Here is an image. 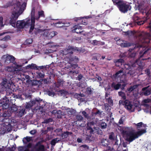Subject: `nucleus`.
Returning <instances> with one entry per match:
<instances>
[{
	"mask_svg": "<svg viewBox=\"0 0 151 151\" xmlns=\"http://www.w3.org/2000/svg\"><path fill=\"white\" fill-rule=\"evenodd\" d=\"M140 60L139 59H137L135 60H131L130 61V63L125 64L124 65V69L126 70H129L131 69V67H138L139 65Z\"/></svg>",
	"mask_w": 151,
	"mask_h": 151,
	"instance_id": "obj_8",
	"label": "nucleus"
},
{
	"mask_svg": "<svg viewBox=\"0 0 151 151\" xmlns=\"http://www.w3.org/2000/svg\"><path fill=\"white\" fill-rule=\"evenodd\" d=\"M123 105L124 106V107L128 110H131L133 106L131 102L127 100H126L123 102Z\"/></svg>",
	"mask_w": 151,
	"mask_h": 151,
	"instance_id": "obj_13",
	"label": "nucleus"
},
{
	"mask_svg": "<svg viewBox=\"0 0 151 151\" xmlns=\"http://www.w3.org/2000/svg\"><path fill=\"white\" fill-rule=\"evenodd\" d=\"M114 4L117 6L122 12L125 13L130 10L131 7L127 3L121 0H112Z\"/></svg>",
	"mask_w": 151,
	"mask_h": 151,
	"instance_id": "obj_5",
	"label": "nucleus"
},
{
	"mask_svg": "<svg viewBox=\"0 0 151 151\" xmlns=\"http://www.w3.org/2000/svg\"><path fill=\"white\" fill-rule=\"evenodd\" d=\"M35 27V26L34 27ZM34 30V34L37 35L38 33L41 32H42V30L41 29H37L36 28H35V27H34V29L32 32L30 34H33V33L32 32ZM29 33L30 34V33L29 32Z\"/></svg>",
	"mask_w": 151,
	"mask_h": 151,
	"instance_id": "obj_30",
	"label": "nucleus"
},
{
	"mask_svg": "<svg viewBox=\"0 0 151 151\" xmlns=\"http://www.w3.org/2000/svg\"><path fill=\"white\" fill-rule=\"evenodd\" d=\"M98 41L96 40H94L92 41L91 44L93 45H98Z\"/></svg>",
	"mask_w": 151,
	"mask_h": 151,
	"instance_id": "obj_58",
	"label": "nucleus"
},
{
	"mask_svg": "<svg viewBox=\"0 0 151 151\" xmlns=\"http://www.w3.org/2000/svg\"><path fill=\"white\" fill-rule=\"evenodd\" d=\"M47 94L49 96H53L55 95V93L54 92L50 91H48L47 92Z\"/></svg>",
	"mask_w": 151,
	"mask_h": 151,
	"instance_id": "obj_59",
	"label": "nucleus"
},
{
	"mask_svg": "<svg viewBox=\"0 0 151 151\" xmlns=\"http://www.w3.org/2000/svg\"><path fill=\"white\" fill-rule=\"evenodd\" d=\"M15 58L12 55H8L6 58L5 62L7 63H14L15 62Z\"/></svg>",
	"mask_w": 151,
	"mask_h": 151,
	"instance_id": "obj_15",
	"label": "nucleus"
},
{
	"mask_svg": "<svg viewBox=\"0 0 151 151\" xmlns=\"http://www.w3.org/2000/svg\"><path fill=\"white\" fill-rule=\"evenodd\" d=\"M42 82L39 81L33 80L32 83V86H39L42 84Z\"/></svg>",
	"mask_w": 151,
	"mask_h": 151,
	"instance_id": "obj_22",
	"label": "nucleus"
},
{
	"mask_svg": "<svg viewBox=\"0 0 151 151\" xmlns=\"http://www.w3.org/2000/svg\"><path fill=\"white\" fill-rule=\"evenodd\" d=\"M146 16L145 17V19L144 20H140V21L135 22V23H137L138 25H140L143 24L149 18L147 13L146 14Z\"/></svg>",
	"mask_w": 151,
	"mask_h": 151,
	"instance_id": "obj_23",
	"label": "nucleus"
},
{
	"mask_svg": "<svg viewBox=\"0 0 151 151\" xmlns=\"http://www.w3.org/2000/svg\"><path fill=\"white\" fill-rule=\"evenodd\" d=\"M32 39L29 38L27 39L25 42V43L26 45H29L32 44Z\"/></svg>",
	"mask_w": 151,
	"mask_h": 151,
	"instance_id": "obj_37",
	"label": "nucleus"
},
{
	"mask_svg": "<svg viewBox=\"0 0 151 151\" xmlns=\"http://www.w3.org/2000/svg\"><path fill=\"white\" fill-rule=\"evenodd\" d=\"M32 137L29 136H27L24 137L22 140L23 143L24 144H27L28 142H29L32 140Z\"/></svg>",
	"mask_w": 151,
	"mask_h": 151,
	"instance_id": "obj_19",
	"label": "nucleus"
},
{
	"mask_svg": "<svg viewBox=\"0 0 151 151\" xmlns=\"http://www.w3.org/2000/svg\"><path fill=\"white\" fill-rule=\"evenodd\" d=\"M59 92L62 95L66 96L68 94V92L65 90H60Z\"/></svg>",
	"mask_w": 151,
	"mask_h": 151,
	"instance_id": "obj_40",
	"label": "nucleus"
},
{
	"mask_svg": "<svg viewBox=\"0 0 151 151\" xmlns=\"http://www.w3.org/2000/svg\"><path fill=\"white\" fill-rule=\"evenodd\" d=\"M32 145L33 144L32 143L29 142L27 144L26 147L28 149L31 148L32 147H33V146H32Z\"/></svg>",
	"mask_w": 151,
	"mask_h": 151,
	"instance_id": "obj_55",
	"label": "nucleus"
},
{
	"mask_svg": "<svg viewBox=\"0 0 151 151\" xmlns=\"http://www.w3.org/2000/svg\"><path fill=\"white\" fill-rule=\"evenodd\" d=\"M44 140H42L37 142L33 146V148L31 150V151H45V146L42 144Z\"/></svg>",
	"mask_w": 151,
	"mask_h": 151,
	"instance_id": "obj_7",
	"label": "nucleus"
},
{
	"mask_svg": "<svg viewBox=\"0 0 151 151\" xmlns=\"http://www.w3.org/2000/svg\"><path fill=\"white\" fill-rule=\"evenodd\" d=\"M83 77V76L81 74H79L78 77L76 78V80L80 81Z\"/></svg>",
	"mask_w": 151,
	"mask_h": 151,
	"instance_id": "obj_53",
	"label": "nucleus"
},
{
	"mask_svg": "<svg viewBox=\"0 0 151 151\" xmlns=\"http://www.w3.org/2000/svg\"><path fill=\"white\" fill-rule=\"evenodd\" d=\"M76 118L78 121H81L83 120V117L81 115H78L76 116Z\"/></svg>",
	"mask_w": 151,
	"mask_h": 151,
	"instance_id": "obj_52",
	"label": "nucleus"
},
{
	"mask_svg": "<svg viewBox=\"0 0 151 151\" xmlns=\"http://www.w3.org/2000/svg\"><path fill=\"white\" fill-rule=\"evenodd\" d=\"M8 98L6 97L5 99H4L3 101L0 102V109L3 110V111L6 113H11V115L12 113L18 110L17 107L14 105L9 107L11 105V101H9Z\"/></svg>",
	"mask_w": 151,
	"mask_h": 151,
	"instance_id": "obj_4",
	"label": "nucleus"
},
{
	"mask_svg": "<svg viewBox=\"0 0 151 151\" xmlns=\"http://www.w3.org/2000/svg\"><path fill=\"white\" fill-rule=\"evenodd\" d=\"M27 3L25 2L21 4V3L18 1L14 5V11L12 12V15L10 17L9 24L12 27H15L16 26L19 29L23 28L25 26H31L30 20L29 18L27 19L26 22L22 20H16L19 17V13H22L25 9Z\"/></svg>",
	"mask_w": 151,
	"mask_h": 151,
	"instance_id": "obj_1",
	"label": "nucleus"
},
{
	"mask_svg": "<svg viewBox=\"0 0 151 151\" xmlns=\"http://www.w3.org/2000/svg\"><path fill=\"white\" fill-rule=\"evenodd\" d=\"M62 24L63 27H68L70 25V22L66 21H62Z\"/></svg>",
	"mask_w": 151,
	"mask_h": 151,
	"instance_id": "obj_41",
	"label": "nucleus"
},
{
	"mask_svg": "<svg viewBox=\"0 0 151 151\" xmlns=\"http://www.w3.org/2000/svg\"><path fill=\"white\" fill-rule=\"evenodd\" d=\"M54 26L57 27L61 28L63 27V25H61L62 24V21H59L58 22L53 23Z\"/></svg>",
	"mask_w": 151,
	"mask_h": 151,
	"instance_id": "obj_32",
	"label": "nucleus"
},
{
	"mask_svg": "<svg viewBox=\"0 0 151 151\" xmlns=\"http://www.w3.org/2000/svg\"><path fill=\"white\" fill-rule=\"evenodd\" d=\"M82 27L78 24L74 26L73 27V29H72L73 32H76L77 34L81 33L82 31Z\"/></svg>",
	"mask_w": 151,
	"mask_h": 151,
	"instance_id": "obj_14",
	"label": "nucleus"
},
{
	"mask_svg": "<svg viewBox=\"0 0 151 151\" xmlns=\"http://www.w3.org/2000/svg\"><path fill=\"white\" fill-rule=\"evenodd\" d=\"M109 139L111 140H114V134L113 132H112L109 134Z\"/></svg>",
	"mask_w": 151,
	"mask_h": 151,
	"instance_id": "obj_38",
	"label": "nucleus"
},
{
	"mask_svg": "<svg viewBox=\"0 0 151 151\" xmlns=\"http://www.w3.org/2000/svg\"><path fill=\"white\" fill-rule=\"evenodd\" d=\"M135 125L137 127L136 128L138 131H139V128L142 127L143 123L142 122H139L137 124H135Z\"/></svg>",
	"mask_w": 151,
	"mask_h": 151,
	"instance_id": "obj_39",
	"label": "nucleus"
},
{
	"mask_svg": "<svg viewBox=\"0 0 151 151\" xmlns=\"http://www.w3.org/2000/svg\"><path fill=\"white\" fill-rule=\"evenodd\" d=\"M17 115L19 117H22L26 112L25 113V109H22L18 110L17 112Z\"/></svg>",
	"mask_w": 151,
	"mask_h": 151,
	"instance_id": "obj_17",
	"label": "nucleus"
},
{
	"mask_svg": "<svg viewBox=\"0 0 151 151\" xmlns=\"http://www.w3.org/2000/svg\"><path fill=\"white\" fill-rule=\"evenodd\" d=\"M147 87H144L142 88V90L143 91V94L145 96L149 95L151 93V91L147 89Z\"/></svg>",
	"mask_w": 151,
	"mask_h": 151,
	"instance_id": "obj_20",
	"label": "nucleus"
},
{
	"mask_svg": "<svg viewBox=\"0 0 151 151\" xmlns=\"http://www.w3.org/2000/svg\"><path fill=\"white\" fill-rule=\"evenodd\" d=\"M92 114L93 116H96L98 114L99 115H101V113L100 112L99 110H98L96 112L93 113V112H92Z\"/></svg>",
	"mask_w": 151,
	"mask_h": 151,
	"instance_id": "obj_51",
	"label": "nucleus"
},
{
	"mask_svg": "<svg viewBox=\"0 0 151 151\" xmlns=\"http://www.w3.org/2000/svg\"><path fill=\"white\" fill-rule=\"evenodd\" d=\"M11 113H6L0 109V122H3L5 125H9L10 124V119L9 117L11 116Z\"/></svg>",
	"mask_w": 151,
	"mask_h": 151,
	"instance_id": "obj_6",
	"label": "nucleus"
},
{
	"mask_svg": "<svg viewBox=\"0 0 151 151\" xmlns=\"http://www.w3.org/2000/svg\"><path fill=\"white\" fill-rule=\"evenodd\" d=\"M136 55V53L134 52L132 53L130 55V57L132 58H134Z\"/></svg>",
	"mask_w": 151,
	"mask_h": 151,
	"instance_id": "obj_63",
	"label": "nucleus"
},
{
	"mask_svg": "<svg viewBox=\"0 0 151 151\" xmlns=\"http://www.w3.org/2000/svg\"><path fill=\"white\" fill-rule=\"evenodd\" d=\"M85 140L86 141H92L91 136L90 135H86L85 138Z\"/></svg>",
	"mask_w": 151,
	"mask_h": 151,
	"instance_id": "obj_46",
	"label": "nucleus"
},
{
	"mask_svg": "<svg viewBox=\"0 0 151 151\" xmlns=\"http://www.w3.org/2000/svg\"><path fill=\"white\" fill-rule=\"evenodd\" d=\"M127 90L128 91V92L130 93L134 90V88H132V86H131L129 88H128L127 89Z\"/></svg>",
	"mask_w": 151,
	"mask_h": 151,
	"instance_id": "obj_62",
	"label": "nucleus"
},
{
	"mask_svg": "<svg viewBox=\"0 0 151 151\" xmlns=\"http://www.w3.org/2000/svg\"><path fill=\"white\" fill-rule=\"evenodd\" d=\"M25 98L26 99H31V95L29 94H25Z\"/></svg>",
	"mask_w": 151,
	"mask_h": 151,
	"instance_id": "obj_56",
	"label": "nucleus"
},
{
	"mask_svg": "<svg viewBox=\"0 0 151 151\" xmlns=\"http://www.w3.org/2000/svg\"><path fill=\"white\" fill-rule=\"evenodd\" d=\"M96 130H97L96 132L98 134L100 135H102L103 134V132L100 129L98 128V129Z\"/></svg>",
	"mask_w": 151,
	"mask_h": 151,
	"instance_id": "obj_57",
	"label": "nucleus"
},
{
	"mask_svg": "<svg viewBox=\"0 0 151 151\" xmlns=\"http://www.w3.org/2000/svg\"><path fill=\"white\" fill-rule=\"evenodd\" d=\"M72 133L69 132H64L63 133L61 134V137L62 139H64L66 138L69 134H72Z\"/></svg>",
	"mask_w": 151,
	"mask_h": 151,
	"instance_id": "obj_26",
	"label": "nucleus"
},
{
	"mask_svg": "<svg viewBox=\"0 0 151 151\" xmlns=\"http://www.w3.org/2000/svg\"><path fill=\"white\" fill-rule=\"evenodd\" d=\"M37 132L36 130H32L29 132V133L31 134H34Z\"/></svg>",
	"mask_w": 151,
	"mask_h": 151,
	"instance_id": "obj_64",
	"label": "nucleus"
},
{
	"mask_svg": "<svg viewBox=\"0 0 151 151\" xmlns=\"http://www.w3.org/2000/svg\"><path fill=\"white\" fill-rule=\"evenodd\" d=\"M101 143L102 146L106 147L109 145V142L108 139H102L101 140Z\"/></svg>",
	"mask_w": 151,
	"mask_h": 151,
	"instance_id": "obj_16",
	"label": "nucleus"
},
{
	"mask_svg": "<svg viewBox=\"0 0 151 151\" xmlns=\"http://www.w3.org/2000/svg\"><path fill=\"white\" fill-rule=\"evenodd\" d=\"M27 68H30L34 69L39 70V68H37V66L35 64L32 63L31 65H29L27 66Z\"/></svg>",
	"mask_w": 151,
	"mask_h": 151,
	"instance_id": "obj_27",
	"label": "nucleus"
},
{
	"mask_svg": "<svg viewBox=\"0 0 151 151\" xmlns=\"http://www.w3.org/2000/svg\"><path fill=\"white\" fill-rule=\"evenodd\" d=\"M86 92L88 95H91L92 93L91 89L89 87L87 88L86 90Z\"/></svg>",
	"mask_w": 151,
	"mask_h": 151,
	"instance_id": "obj_47",
	"label": "nucleus"
},
{
	"mask_svg": "<svg viewBox=\"0 0 151 151\" xmlns=\"http://www.w3.org/2000/svg\"><path fill=\"white\" fill-rule=\"evenodd\" d=\"M121 86V85L120 83H117L116 84L114 82H113L111 84V87L114 88L115 90H117L119 89Z\"/></svg>",
	"mask_w": 151,
	"mask_h": 151,
	"instance_id": "obj_21",
	"label": "nucleus"
},
{
	"mask_svg": "<svg viewBox=\"0 0 151 151\" xmlns=\"http://www.w3.org/2000/svg\"><path fill=\"white\" fill-rule=\"evenodd\" d=\"M94 124V122L92 121L88 122L87 124V126L86 128H88V127H92L91 126H93Z\"/></svg>",
	"mask_w": 151,
	"mask_h": 151,
	"instance_id": "obj_49",
	"label": "nucleus"
},
{
	"mask_svg": "<svg viewBox=\"0 0 151 151\" xmlns=\"http://www.w3.org/2000/svg\"><path fill=\"white\" fill-rule=\"evenodd\" d=\"M6 70L8 72L11 73L12 74H13L14 73V72L16 70L15 69L12 67H8L7 68Z\"/></svg>",
	"mask_w": 151,
	"mask_h": 151,
	"instance_id": "obj_31",
	"label": "nucleus"
},
{
	"mask_svg": "<svg viewBox=\"0 0 151 151\" xmlns=\"http://www.w3.org/2000/svg\"><path fill=\"white\" fill-rule=\"evenodd\" d=\"M52 118H49L48 119L45 120L44 121L42 122V123L47 124L49 122H52Z\"/></svg>",
	"mask_w": 151,
	"mask_h": 151,
	"instance_id": "obj_42",
	"label": "nucleus"
},
{
	"mask_svg": "<svg viewBox=\"0 0 151 151\" xmlns=\"http://www.w3.org/2000/svg\"><path fill=\"white\" fill-rule=\"evenodd\" d=\"M82 113L83 115L86 118H88V114L86 113V112L85 111H83L82 112Z\"/></svg>",
	"mask_w": 151,
	"mask_h": 151,
	"instance_id": "obj_61",
	"label": "nucleus"
},
{
	"mask_svg": "<svg viewBox=\"0 0 151 151\" xmlns=\"http://www.w3.org/2000/svg\"><path fill=\"white\" fill-rule=\"evenodd\" d=\"M90 17L87 16L84 17H80L75 18L74 20L76 22H78L79 24L86 25L87 24V19H88Z\"/></svg>",
	"mask_w": 151,
	"mask_h": 151,
	"instance_id": "obj_12",
	"label": "nucleus"
},
{
	"mask_svg": "<svg viewBox=\"0 0 151 151\" xmlns=\"http://www.w3.org/2000/svg\"><path fill=\"white\" fill-rule=\"evenodd\" d=\"M58 138H56L54 139H52L50 142L52 146H55L57 142H58L59 140H58Z\"/></svg>",
	"mask_w": 151,
	"mask_h": 151,
	"instance_id": "obj_34",
	"label": "nucleus"
},
{
	"mask_svg": "<svg viewBox=\"0 0 151 151\" xmlns=\"http://www.w3.org/2000/svg\"><path fill=\"white\" fill-rule=\"evenodd\" d=\"M119 96H121L122 99L125 100L126 99V96L125 93L122 92L120 91L118 93Z\"/></svg>",
	"mask_w": 151,
	"mask_h": 151,
	"instance_id": "obj_36",
	"label": "nucleus"
},
{
	"mask_svg": "<svg viewBox=\"0 0 151 151\" xmlns=\"http://www.w3.org/2000/svg\"><path fill=\"white\" fill-rule=\"evenodd\" d=\"M38 16H36V20H38L41 17L45 18V15L44 14V12L43 11H38Z\"/></svg>",
	"mask_w": 151,
	"mask_h": 151,
	"instance_id": "obj_18",
	"label": "nucleus"
},
{
	"mask_svg": "<svg viewBox=\"0 0 151 151\" xmlns=\"http://www.w3.org/2000/svg\"><path fill=\"white\" fill-rule=\"evenodd\" d=\"M35 8L33 7L32 9L31 13V20H30L31 23V26L30 27L29 32L30 33L32 32L34 29V27L35 22V20L36 19V16H35Z\"/></svg>",
	"mask_w": 151,
	"mask_h": 151,
	"instance_id": "obj_9",
	"label": "nucleus"
},
{
	"mask_svg": "<svg viewBox=\"0 0 151 151\" xmlns=\"http://www.w3.org/2000/svg\"><path fill=\"white\" fill-rule=\"evenodd\" d=\"M123 41L119 39L116 42V44L119 45L121 46Z\"/></svg>",
	"mask_w": 151,
	"mask_h": 151,
	"instance_id": "obj_54",
	"label": "nucleus"
},
{
	"mask_svg": "<svg viewBox=\"0 0 151 151\" xmlns=\"http://www.w3.org/2000/svg\"><path fill=\"white\" fill-rule=\"evenodd\" d=\"M32 106V104L30 102L27 104L26 105L25 108L26 109H29Z\"/></svg>",
	"mask_w": 151,
	"mask_h": 151,
	"instance_id": "obj_50",
	"label": "nucleus"
},
{
	"mask_svg": "<svg viewBox=\"0 0 151 151\" xmlns=\"http://www.w3.org/2000/svg\"><path fill=\"white\" fill-rule=\"evenodd\" d=\"M135 73V71L134 70L131 69L130 70H128V71H126L124 74L125 76H126L127 75H129L130 76H131L134 75Z\"/></svg>",
	"mask_w": 151,
	"mask_h": 151,
	"instance_id": "obj_25",
	"label": "nucleus"
},
{
	"mask_svg": "<svg viewBox=\"0 0 151 151\" xmlns=\"http://www.w3.org/2000/svg\"><path fill=\"white\" fill-rule=\"evenodd\" d=\"M10 38L11 37L9 35H7L1 39V40L3 41H7L10 40Z\"/></svg>",
	"mask_w": 151,
	"mask_h": 151,
	"instance_id": "obj_44",
	"label": "nucleus"
},
{
	"mask_svg": "<svg viewBox=\"0 0 151 151\" xmlns=\"http://www.w3.org/2000/svg\"><path fill=\"white\" fill-rule=\"evenodd\" d=\"M41 100H40L39 99H35V100H32L30 101V102L32 104V106L36 104H38L40 102Z\"/></svg>",
	"mask_w": 151,
	"mask_h": 151,
	"instance_id": "obj_28",
	"label": "nucleus"
},
{
	"mask_svg": "<svg viewBox=\"0 0 151 151\" xmlns=\"http://www.w3.org/2000/svg\"><path fill=\"white\" fill-rule=\"evenodd\" d=\"M106 101L111 106L113 105V101L111 97H109L108 99H106Z\"/></svg>",
	"mask_w": 151,
	"mask_h": 151,
	"instance_id": "obj_33",
	"label": "nucleus"
},
{
	"mask_svg": "<svg viewBox=\"0 0 151 151\" xmlns=\"http://www.w3.org/2000/svg\"><path fill=\"white\" fill-rule=\"evenodd\" d=\"M82 49L79 48L74 47L72 46H69L68 48L65 49L63 51V54L66 55V58L67 59L68 62H74L77 63L78 61V58L76 56H73L71 55L73 54V52H78L80 53L81 52Z\"/></svg>",
	"mask_w": 151,
	"mask_h": 151,
	"instance_id": "obj_3",
	"label": "nucleus"
},
{
	"mask_svg": "<svg viewBox=\"0 0 151 151\" xmlns=\"http://www.w3.org/2000/svg\"><path fill=\"white\" fill-rule=\"evenodd\" d=\"M37 73L38 75V76L40 78H42L44 77L45 76L44 74L43 73V72L42 71V72H37Z\"/></svg>",
	"mask_w": 151,
	"mask_h": 151,
	"instance_id": "obj_45",
	"label": "nucleus"
},
{
	"mask_svg": "<svg viewBox=\"0 0 151 151\" xmlns=\"http://www.w3.org/2000/svg\"><path fill=\"white\" fill-rule=\"evenodd\" d=\"M86 128L88 130H89L91 134H94L95 133V130L93 129L92 127H88V128Z\"/></svg>",
	"mask_w": 151,
	"mask_h": 151,
	"instance_id": "obj_43",
	"label": "nucleus"
},
{
	"mask_svg": "<svg viewBox=\"0 0 151 151\" xmlns=\"http://www.w3.org/2000/svg\"><path fill=\"white\" fill-rule=\"evenodd\" d=\"M128 129V127L126 128L125 129L123 130L122 133L126 135L127 137L126 140L129 142H132L135 139L138 138L139 137L147 132L146 129H141L136 132H134L132 131L126 130V129Z\"/></svg>",
	"mask_w": 151,
	"mask_h": 151,
	"instance_id": "obj_2",
	"label": "nucleus"
},
{
	"mask_svg": "<svg viewBox=\"0 0 151 151\" xmlns=\"http://www.w3.org/2000/svg\"><path fill=\"white\" fill-rule=\"evenodd\" d=\"M123 70L122 68L121 69L119 70L116 72V73L114 75V76L115 77H119L122 74L124 75V73H123Z\"/></svg>",
	"mask_w": 151,
	"mask_h": 151,
	"instance_id": "obj_24",
	"label": "nucleus"
},
{
	"mask_svg": "<svg viewBox=\"0 0 151 151\" xmlns=\"http://www.w3.org/2000/svg\"><path fill=\"white\" fill-rule=\"evenodd\" d=\"M130 46L131 44L130 43L128 42H125L124 41H123V43H122L121 46L122 47H129Z\"/></svg>",
	"mask_w": 151,
	"mask_h": 151,
	"instance_id": "obj_35",
	"label": "nucleus"
},
{
	"mask_svg": "<svg viewBox=\"0 0 151 151\" xmlns=\"http://www.w3.org/2000/svg\"><path fill=\"white\" fill-rule=\"evenodd\" d=\"M100 127L102 129H106L107 127V124L106 123L104 122H101L100 124Z\"/></svg>",
	"mask_w": 151,
	"mask_h": 151,
	"instance_id": "obj_29",
	"label": "nucleus"
},
{
	"mask_svg": "<svg viewBox=\"0 0 151 151\" xmlns=\"http://www.w3.org/2000/svg\"><path fill=\"white\" fill-rule=\"evenodd\" d=\"M71 69V70L70 71V73H72L73 74H78L79 72V67H78V64L76 63L73 64L71 63V62H70Z\"/></svg>",
	"mask_w": 151,
	"mask_h": 151,
	"instance_id": "obj_11",
	"label": "nucleus"
},
{
	"mask_svg": "<svg viewBox=\"0 0 151 151\" xmlns=\"http://www.w3.org/2000/svg\"><path fill=\"white\" fill-rule=\"evenodd\" d=\"M145 72L147 75L149 77H150V72L149 69H146L145 70Z\"/></svg>",
	"mask_w": 151,
	"mask_h": 151,
	"instance_id": "obj_48",
	"label": "nucleus"
},
{
	"mask_svg": "<svg viewBox=\"0 0 151 151\" xmlns=\"http://www.w3.org/2000/svg\"><path fill=\"white\" fill-rule=\"evenodd\" d=\"M0 84L2 86V87L5 89L6 90L7 89L8 90L9 89V91L12 90L10 88L11 84L9 81V79H7L6 78L3 79Z\"/></svg>",
	"mask_w": 151,
	"mask_h": 151,
	"instance_id": "obj_10",
	"label": "nucleus"
},
{
	"mask_svg": "<svg viewBox=\"0 0 151 151\" xmlns=\"http://www.w3.org/2000/svg\"><path fill=\"white\" fill-rule=\"evenodd\" d=\"M56 32H55L54 31H52L51 32L50 34L49 35H50V36L51 37H53L55 35H56Z\"/></svg>",
	"mask_w": 151,
	"mask_h": 151,
	"instance_id": "obj_60",
	"label": "nucleus"
}]
</instances>
